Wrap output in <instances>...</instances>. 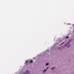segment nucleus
I'll return each mask as SVG.
<instances>
[{
  "label": "nucleus",
  "mask_w": 74,
  "mask_h": 74,
  "mask_svg": "<svg viewBox=\"0 0 74 74\" xmlns=\"http://www.w3.org/2000/svg\"><path fill=\"white\" fill-rule=\"evenodd\" d=\"M48 68H49V67H47L46 69V70H47L48 69Z\"/></svg>",
  "instance_id": "6e6552de"
},
{
  "label": "nucleus",
  "mask_w": 74,
  "mask_h": 74,
  "mask_svg": "<svg viewBox=\"0 0 74 74\" xmlns=\"http://www.w3.org/2000/svg\"><path fill=\"white\" fill-rule=\"evenodd\" d=\"M70 47V46H69L68 47V48H69Z\"/></svg>",
  "instance_id": "9d476101"
},
{
  "label": "nucleus",
  "mask_w": 74,
  "mask_h": 74,
  "mask_svg": "<svg viewBox=\"0 0 74 74\" xmlns=\"http://www.w3.org/2000/svg\"><path fill=\"white\" fill-rule=\"evenodd\" d=\"M64 43V42H63V43L61 44V45L63 44Z\"/></svg>",
  "instance_id": "1a4fd4ad"
},
{
  "label": "nucleus",
  "mask_w": 74,
  "mask_h": 74,
  "mask_svg": "<svg viewBox=\"0 0 74 74\" xmlns=\"http://www.w3.org/2000/svg\"><path fill=\"white\" fill-rule=\"evenodd\" d=\"M33 60H30V61L29 62V63H33Z\"/></svg>",
  "instance_id": "f03ea898"
},
{
  "label": "nucleus",
  "mask_w": 74,
  "mask_h": 74,
  "mask_svg": "<svg viewBox=\"0 0 74 74\" xmlns=\"http://www.w3.org/2000/svg\"><path fill=\"white\" fill-rule=\"evenodd\" d=\"M47 71V69H45L43 71V73H45Z\"/></svg>",
  "instance_id": "7ed1b4c3"
},
{
  "label": "nucleus",
  "mask_w": 74,
  "mask_h": 74,
  "mask_svg": "<svg viewBox=\"0 0 74 74\" xmlns=\"http://www.w3.org/2000/svg\"><path fill=\"white\" fill-rule=\"evenodd\" d=\"M69 38V36H67V37H66V39H67V38Z\"/></svg>",
  "instance_id": "0eeeda50"
},
{
  "label": "nucleus",
  "mask_w": 74,
  "mask_h": 74,
  "mask_svg": "<svg viewBox=\"0 0 74 74\" xmlns=\"http://www.w3.org/2000/svg\"><path fill=\"white\" fill-rule=\"evenodd\" d=\"M28 62V61L27 60L25 62V64H26V63H27V62Z\"/></svg>",
  "instance_id": "20e7f679"
},
{
  "label": "nucleus",
  "mask_w": 74,
  "mask_h": 74,
  "mask_svg": "<svg viewBox=\"0 0 74 74\" xmlns=\"http://www.w3.org/2000/svg\"><path fill=\"white\" fill-rule=\"evenodd\" d=\"M28 73H29V71H27L24 74H27Z\"/></svg>",
  "instance_id": "f257e3e1"
},
{
  "label": "nucleus",
  "mask_w": 74,
  "mask_h": 74,
  "mask_svg": "<svg viewBox=\"0 0 74 74\" xmlns=\"http://www.w3.org/2000/svg\"><path fill=\"white\" fill-rule=\"evenodd\" d=\"M49 64V63H47L46 64V66H48Z\"/></svg>",
  "instance_id": "39448f33"
},
{
  "label": "nucleus",
  "mask_w": 74,
  "mask_h": 74,
  "mask_svg": "<svg viewBox=\"0 0 74 74\" xmlns=\"http://www.w3.org/2000/svg\"><path fill=\"white\" fill-rule=\"evenodd\" d=\"M55 69V68H54V67H53L51 68V69H52V70H53V69Z\"/></svg>",
  "instance_id": "423d86ee"
}]
</instances>
